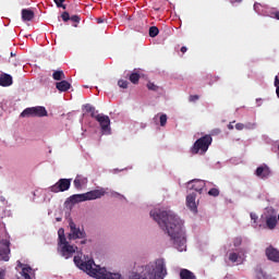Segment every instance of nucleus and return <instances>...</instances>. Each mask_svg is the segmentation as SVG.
I'll use <instances>...</instances> for the list:
<instances>
[{"mask_svg": "<svg viewBox=\"0 0 279 279\" xmlns=\"http://www.w3.org/2000/svg\"><path fill=\"white\" fill-rule=\"evenodd\" d=\"M148 90H154L155 93H158L160 90V87L151 82L147 83Z\"/></svg>", "mask_w": 279, "mask_h": 279, "instance_id": "cd10ccee", "label": "nucleus"}, {"mask_svg": "<svg viewBox=\"0 0 279 279\" xmlns=\"http://www.w3.org/2000/svg\"><path fill=\"white\" fill-rule=\"evenodd\" d=\"M58 245L61 247V255L64 258H71V256H73L77 250V246L69 244V241L61 242Z\"/></svg>", "mask_w": 279, "mask_h": 279, "instance_id": "1a4fd4ad", "label": "nucleus"}, {"mask_svg": "<svg viewBox=\"0 0 279 279\" xmlns=\"http://www.w3.org/2000/svg\"><path fill=\"white\" fill-rule=\"evenodd\" d=\"M86 178L82 177V175H76V178L74 179V186L75 189H82V186H84V184H86Z\"/></svg>", "mask_w": 279, "mask_h": 279, "instance_id": "5701e85b", "label": "nucleus"}, {"mask_svg": "<svg viewBox=\"0 0 279 279\" xmlns=\"http://www.w3.org/2000/svg\"><path fill=\"white\" fill-rule=\"evenodd\" d=\"M84 108H85L86 112H89L90 110H93V106H90L88 104L85 105Z\"/></svg>", "mask_w": 279, "mask_h": 279, "instance_id": "37998d69", "label": "nucleus"}, {"mask_svg": "<svg viewBox=\"0 0 279 279\" xmlns=\"http://www.w3.org/2000/svg\"><path fill=\"white\" fill-rule=\"evenodd\" d=\"M17 267L22 268L21 276H23L24 279H32V276H29V274H32V267L25 266L21 264V262H19Z\"/></svg>", "mask_w": 279, "mask_h": 279, "instance_id": "6ab92c4d", "label": "nucleus"}, {"mask_svg": "<svg viewBox=\"0 0 279 279\" xmlns=\"http://www.w3.org/2000/svg\"><path fill=\"white\" fill-rule=\"evenodd\" d=\"M52 80H54L56 82H62L66 80V75H64V71L57 70L52 73Z\"/></svg>", "mask_w": 279, "mask_h": 279, "instance_id": "4be33fe9", "label": "nucleus"}, {"mask_svg": "<svg viewBox=\"0 0 279 279\" xmlns=\"http://www.w3.org/2000/svg\"><path fill=\"white\" fill-rule=\"evenodd\" d=\"M74 265L82 271H85L87 276L96 279H123V276L119 272H110L106 268L97 266L93 259L87 262L82 260V257L74 256Z\"/></svg>", "mask_w": 279, "mask_h": 279, "instance_id": "f03ea898", "label": "nucleus"}, {"mask_svg": "<svg viewBox=\"0 0 279 279\" xmlns=\"http://www.w3.org/2000/svg\"><path fill=\"white\" fill-rule=\"evenodd\" d=\"M167 276V268L163 259H157L143 266L141 272H132L129 279H165Z\"/></svg>", "mask_w": 279, "mask_h": 279, "instance_id": "7ed1b4c3", "label": "nucleus"}, {"mask_svg": "<svg viewBox=\"0 0 279 279\" xmlns=\"http://www.w3.org/2000/svg\"><path fill=\"white\" fill-rule=\"evenodd\" d=\"M70 233L68 234L69 241H77V239H86V230L77 227L73 219L69 220Z\"/></svg>", "mask_w": 279, "mask_h": 279, "instance_id": "423d86ee", "label": "nucleus"}, {"mask_svg": "<svg viewBox=\"0 0 279 279\" xmlns=\"http://www.w3.org/2000/svg\"><path fill=\"white\" fill-rule=\"evenodd\" d=\"M161 128H165L167 125V114H161L159 118Z\"/></svg>", "mask_w": 279, "mask_h": 279, "instance_id": "72a5a7b5", "label": "nucleus"}, {"mask_svg": "<svg viewBox=\"0 0 279 279\" xmlns=\"http://www.w3.org/2000/svg\"><path fill=\"white\" fill-rule=\"evenodd\" d=\"M229 260L231 263H236V260H239V254L238 253H230L229 254Z\"/></svg>", "mask_w": 279, "mask_h": 279, "instance_id": "7c9ffc66", "label": "nucleus"}, {"mask_svg": "<svg viewBox=\"0 0 279 279\" xmlns=\"http://www.w3.org/2000/svg\"><path fill=\"white\" fill-rule=\"evenodd\" d=\"M189 189L195 191L196 193H201L206 187V182L204 180H192L187 183Z\"/></svg>", "mask_w": 279, "mask_h": 279, "instance_id": "f8f14e48", "label": "nucleus"}, {"mask_svg": "<svg viewBox=\"0 0 279 279\" xmlns=\"http://www.w3.org/2000/svg\"><path fill=\"white\" fill-rule=\"evenodd\" d=\"M199 99V96L198 95H191L190 98H189V101L191 102H195Z\"/></svg>", "mask_w": 279, "mask_h": 279, "instance_id": "4c0bfd02", "label": "nucleus"}, {"mask_svg": "<svg viewBox=\"0 0 279 279\" xmlns=\"http://www.w3.org/2000/svg\"><path fill=\"white\" fill-rule=\"evenodd\" d=\"M34 16H36V14L34 13V11L32 9H23L22 10V21H24L25 23H27L29 21H34Z\"/></svg>", "mask_w": 279, "mask_h": 279, "instance_id": "a211bd4d", "label": "nucleus"}, {"mask_svg": "<svg viewBox=\"0 0 279 279\" xmlns=\"http://www.w3.org/2000/svg\"><path fill=\"white\" fill-rule=\"evenodd\" d=\"M71 189V179H60L54 185L50 186L51 193H64Z\"/></svg>", "mask_w": 279, "mask_h": 279, "instance_id": "6e6552de", "label": "nucleus"}, {"mask_svg": "<svg viewBox=\"0 0 279 279\" xmlns=\"http://www.w3.org/2000/svg\"><path fill=\"white\" fill-rule=\"evenodd\" d=\"M61 19L64 21V23H68V21H71V15L65 11L61 14Z\"/></svg>", "mask_w": 279, "mask_h": 279, "instance_id": "473e14b6", "label": "nucleus"}, {"mask_svg": "<svg viewBox=\"0 0 279 279\" xmlns=\"http://www.w3.org/2000/svg\"><path fill=\"white\" fill-rule=\"evenodd\" d=\"M213 145V136L210 135H205L201 138H198L194 145L191 148V154H206L208 151V147Z\"/></svg>", "mask_w": 279, "mask_h": 279, "instance_id": "20e7f679", "label": "nucleus"}, {"mask_svg": "<svg viewBox=\"0 0 279 279\" xmlns=\"http://www.w3.org/2000/svg\"><path fill=\"white\" fill-rule=\"evenodd\" d=\"M129 84L130 83H128V81H125V80L118 81V86H120V88H128Z\"/></svg>", "mask_w": 279, "mask_h": 279, "instance_id": "f704fd0d", "label": "nucleus"}, {"mask_svg": "<svg viewBox=\"0 0 279 279\" xmlns=\"http://www.w3.org/2000/svg\"><path fill=\"white\" fill-rule=\"evenodd\" d=\"M70 21H72L73 23H80L81 19L78 17V15H72L70 17Z\"/></svg>", "mask_w": 279, "mask_h": 279, "instance_id": "58836bf2", "label": "nucleus"}, {"mask_svg": "<svg viewBox=\"0 0 279 279\" xmlns=\"http://www.w3.org/2000/svg\"><path fill=\"white\" fill-rule=\"evenodd\" d=\"M267 16H270V19H276L277 21H279V11L272 10L267 14Z\"/></svg>", "mask_w": 279, "mask_h": 279, "instance_id": "c756f323", "label": "nucleus"}, {"mask_svg": "<svg viewBox=\"0 0 279 279\" xmlns=\"http://www.w3.org/2000/svg\"><path fill=\"white\" fill-rule=\"evenodd\" d=\"M219 189H216V187H214V189H210L209 191H208V195H210V197H219Z\"/></svg>", "mask_w": 279, "mask_h": 279, "instance_id": "c85d7f7f", "label": "nucleus"}, {"mask_svg": "<svg viewBox=\"0 0 279 279\" xmlns=\"http://www.w3.org/2000/svg\"><path fill=\"white\" fill-rule=\"evenodd\" d=\"M11 56H14V53L11 52Z\"/></svg>", "mask_w": 279, "mask_h": 279, "instance_id": "603ef678", "label": "nucleus"}, {"mask_svg": "<svg viewBox=\"0 0 279 279\" xmlns=\"http://www.w3.org/2000/svg\"><path fill=\"white\" fill-rule=\"evenodd\" d=\"M189 51V48L186 46L181 47V53H186Z\"/></svg>", "mask_w": 279, "mask_h": 279, "instance_id": "c03bdc74", "label": "nucleus"}, {"mask_svg": "<svg viewBox=\"0 0 279 279\" xmlns=\"http://www.w3.org/2000/svg\"><path fill=\"white\" fill-rule=\"evenodd\" d=\"M150 217L157 221L161 230H166L175 250L179 252L186 251V234L183 230L184 222L175 213L154 209L150 211Z\"/></svg>", "mask_w": 279, "mask_h": 279, "instance_id": "f257e3e1", "label": "nucleus"}, {"mask_svg": "<svg viewBox=\"0 0 279 279\" xmlns=\"http://www.w3.org/2000/svg\"><path fill=\"white\" fill-rule=\"evenodd\" d=\"M241 243H243V240L241 238H235L233 240L234 247H239V245H241Z\"/></svg>", "mask_w": 279, "mask_h": 279, "instance_id": "c9c22d12", "label": "nucleus"}, {"mask_svg": "<svg viewBox=\"0 0 279 279\" xmlns=\"http://www.w3.org/2000/svg\"><path fill=\"white\" fill-rule=\"evenodd\" d=\"M206 80L209 81L208 82L209 86H213V84H215V82H219V77L213 76V74H207Z\"/></svg>", "mask_w": 279, "mask_h": 279, "instance_id": "bb28decb", "label": "nucleus"}, {"mask_svg": "<svg viewBox=\"0 0 279 279\" xmlns=\"http://www.w3.org/2000/svg\"><path fill=\"white\" fill-rule=\"evenodd\" d=\"M180 278L181 279H197L195 274L186 268H182L180 270Z\"/></svg>", "mask_w": 279, "mask_h": 279, "instance_id": "412c9836", "label": "nucleus"}, {"mask_svg": "<svg viewBox=\"0 0 279 279\" xmlns=\"http://www.w3.org/2000/svg\"><path fill=\"white\" fill-rule=\"evenodd\" d=\"M229 130H234V126L232 124L228 125Z\"/></svg>", "mask_w": 279, "mask_h": 279, "instance_id": "8fccbe9b", "label": "nucleus"}, {"mask_svg": "<svg viewBox=\"0 0 279 279\" xmlns=\"http://www.w3.org/2000/svg\"><path fill=\"white\" fill-rule=\"evenodd\" d=\"M98 112H99V111H96V110H95V107H93V110L89 111L90 118H92V119H97V114H99Z\"/></svg>", "mask_w": 279, "mask_h": 279, "instance_id": "e433bc0d", "label": "nucleus"}, {"mask_svg": "<svg viewBox=\"0 0 279 279\" xmlns=\"http://www.w3.org/2000/svg\"><path fill=\"white\" fill-rule=\"evenodd\" d=\"M275 86L278 88V86H279V78H278V76H276L275 77Z\"/></svg>", "mask_w": 279, "mask_h": 279, "instance_id": "49530a36", "label": "nucleus"}, {"mask_svg": "<svg viewBox=\"0 0 279 279\" xmlns=\"http://www.w3.org/2000/svg\"><path fill=\"white\" fill-rule=\"evenodd\" d=\"M10 240L0 241V260L8 263L10 260Z\"/></svg>", "mask_w": 279, "mask_h": 279, "instance_id": "9d476101", "label": "nucleus"}, {"mask_svg": "<svg viewBox=\"0 0 279 279\" xmlns=\"http://www.w3.org/2000/svg\"><path fill=\"white\" fill-rule=\"evenodd\" d=\"M0 202H5V197L0 196Z\"/></svg>", "mask_w": 279, "mask_h": 279, "instance_id": "3c124183", "label": "nucleus"}, {"mask_svg": "<svg viewBox=\"0 0 279 279\" xmlns=\"http://www.w3.org/2000/svg\"><path fill=\"white\" fill-rule=\"evenodd\" d=\"M58 236H59V242H58V245L60 243H65L66 241V235H64V228H60L59 231H58Z\"/></svg>", "mask_w": 279, "mask_h": 279, "instance_id": "393cba45", "label": "nucleus"}, {"mask_svg": "<svg viewBox=\"0 0 279 279\" xmlns=\"http://www.w3.org/2000/svg\"><path fill=\"white\" fill-rule=\"evenodd\" d=\"M129 80L132 84H138L141 80V74H138V72H133L129 74Z\"/></svg>", "mask_w": 279, "mask_h": 279, "instance_id": "b1692460", "label": "nucleus"}, {"mask_svg": "<svg viewBox=\"0 0 279 279\" xmlns=\"http://www.w3.org/2000/svg\"><path fill=\"white\" fill-rule=\"evenodd\" d=\"M235 130H239V131L245 130V124H243V123H236V124H235Z\"/></svg>", "mask_w": 279, "mask_h": 279, "instance_id": "ea45409f", "label": "nucleus"}, {"mask_svg": "<svg viewBox=\"0 0 279 279\" xmlns=\"http://www.w3.org/2000/svg\"><path fill=\"white\" fill-rule=\"evenodd\" d=\"M48 112L45 107H31L26 108L22 113L21 117H47Z\"/></svg>", "mask_w": 279, "mask_h": 279, "instance_id": "0eeeda50", "label": "nucleus"}, {"mask_svg": "<svg viewBox=\"0 0 279 279\" xmlns=\"http://www.w3.org/2000/svg\"><path fill=\"white\" fill-rule=\"evenodd\" d=\"M255 175H257V178H260L262 180H267V178L271 175V170H269V167H267L266 165L259 166L255 171Z\"/></svg>", "mask_w": 279, "mask_h": 279, "instance_id": "ddd939ff", "label": "nucleus"}, {"mask_svg": "<svg viewBox=\"0 0 279 279\" xmlns=\"http://www.w3.org/2000/svg\"><path fill=\"white\" fill-rule=\"evenodd\" d=\"M251 219L252 221H254V223H256V221L258 220V216L256 214H251Z\"/></svg>", "mask_w": 279, "mask_h": 279, "instance_id": "a19ab883", "label": "nucleus"}, {"mask_svg": "<svg viewBox=\"0 0 279 279\" xmlns=\"http://www.w3.org/2000/svg\"><path fill=\"white\" fill-rule=\"evenodd\" d=\"M96 121H98L102 132H108V130H110V117L104 113H98Z\"/></svg>", "mask_w": 279, "mask_h": 279, "instance_id": "9b49d317", "label": "nucleus"}, {"mask_svg": "<svg viewBox=\"0 0 279 279\" xmlns=\"http://www.w3.org/2000/svg\"><path fill=\"white\" fill-rule=\"evenodd\" d=\"M266 256L268 260H272V263H279V251L274 248V246L266 248Z\"/></svg>", "mask_w": 279, "mask_h": 279, "instance_id": "4468645a", "label": "nucleus"}, {"mask_svg": "<svg viewBox=\"0 0 279 279\" xmlns=\"http://www.w3.org/2000/svg\"><path fill=\"white\" fill-rule=\"evenodd\" d=\"M160 34V31L156 26H150L149 27V36L150 38H156Z\"/></svg>", "mask_w": 279, "mask_h": 279, "instance_id": "a878e982", "label": "nucleus"}, {"mask_svg": "<svg viewBox=\"0 0 279 279\" xmlns=\"http://www.w3.org/2000/svg\"><path fill=\"white\" fill-rule=\"evenodd\" d=\"M260 7V3H255L254 4V10H255V12H258V8Z\"/></svg>", "mask_w": 279, "mask_h": 279, "instance_id": "a18cd8bd", "label": "nucleus"}, {"mask_svg": "<svg viewBox=\"0 0 279 279\" xmlns=\"http://www.w3.org/2000/svg\"><path fill=\"white\" fill-rule=\"evenodd\" d=\"M196 195L195 193L189 194L186 196V206L192 210V213H197V204L195 203Z\"/></svg>", "mask_w": 279, "mask_h": 279, "instance_id": "2eb2a0df", "label": "nucleus"}, {"mask_svg": "<svg viewBox=\"0 0 279 279\" xmlns=\"http://www.w3.org/2000/svg\"><path fill=\"white\" fill-rule=\"evenodd\" d=\"M57 8H62L63 10H66V5H64V0H53Z\"/></svg>", "mask_w": 279, "mask_h": 279, "instance_id": "2f4dec72", "label": "nucleus"}, {"mask_svg": "<svg viewBox=\"0 0 279 279\" xmlns=\"http://www.w3.org/2000/svg\"><path fill=\"white\" fill-rule=\"evenodd\" d=\"M5 278V269H0V279Z\"/></svg>", "mask_w": 279, "mask_h": 279, "instance_id": "79ce46f5", "label": "nucleus"}, {"mask_svg": "<svg viewBox=\"0 0 279 279\" xmlns=\"http://www.w3.org/2000/svg\"><path fill=\"white\" fill-rule=\"evenodd\" d=\"M12 84H13L12 75L8 73L0 74V86L8 87V86H12Z\"/></svg>", "mask_w": 279, "mask_h": 279, "instance_id": "dca6fc26", "label": "nucleus"}, {"mask_svg": "<svg viewBox=\"0 0 279 279\" xmlns=\"http://www.w3.org/2000/svg\"><path fill=\"white\" fill-rule=\"evenodd\" d=\"M241 1H243V0H232L231 2L232 3H241Z\"/></svg>", "mask_w": 279, "mask_h": 279, "instance_id": "de8ad7c7", "label": "nucleus"}, {"mask_svg": "<svg viewBox=\"0 0 279 279\" xmlns=\"http://www.w3.org/2000/svg\"><path fill=\"white\" fill-rule=\"evenodd\" d=\"M266 226L268 230H275L278 226V218L276 216H269L266 218Z\"/></svg>", "mask_w": 279, "mask_h": 279, "instance_id": "aec40b11", "label": "nucleus"}, {"mask_svg": "<svg viewBox=\"0 0 279 279\" xmlns=\"http://www.w3.org/2000/svg\"><path fill=\"white\" fill-rule=\"evenodd\" d=\"M86 241H87L86 238L83 239V241H81V244H82V245H86Z\"/></svg>", "mask_w": 279, "mask_h": 279, "instance_id": "09e8293b", "label": "nucleus"}, {"mask_svg": "<svg viewBox=\"0 0 279 279\" xmlns=\"http://www.w3.org/2000/svg\"><path fill=\"white\" fill-rule=\"evenodd\" d=\"M56 88H57V90H59V93H66L68 90L71 89V83H69V81H66V80L57 82Z\"/></svg>", "mask_w": 279, "mask_h": 279, "instance_id": "f3484780", "label": "nucleus"}, {"mask_svg": "<svg viewBox=\"0 0 279 279\" xmlns=\"http://www.w3.org/2000/svg\"><path fill=\"white\" fill-rule=\"evenodd\" d=\"M99 197H104V191L94 190L84 194H74L70 197V202L72 204H77L80 202H88L90 199H99Z\"/></svg>", "mask_w": 279, "mask_h": 279, "instance_id": "39448f33", "label": "nucleus"}]
</instances>
